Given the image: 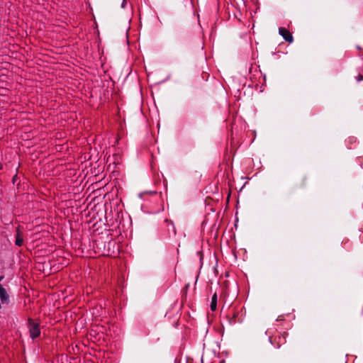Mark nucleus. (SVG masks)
Masks as SVG:
<instances>
[{"mask_svg":"<svg viewBox=\"0 0 363 363\" xmlns=\"http://www.w3.org/2000/svg\"><path fill=\"white\" fill-rule=\"evenodd\" d=\"M28 328L29 330L30 337L32 339H35L40 334V324L34 321L33 319L29 318L28 323Z\"/></svg>","mask_w":363,"mask_h":363,"instance_id":"f257e3e1","label":"nucleus"},{"mask_svg":"<svg viewBox=\"0 0 363 363\" xmlns=\"http://www.w3.org/2000/svg\"><path fill=\"white\" fill-rule=\"evenodd\" d=\"M279 34L285 40V41L291 43L294 40L291 33L286 28L281 27L279 28Z\"/></svg>","mask_w":363,"mask_h":363,"instance_id":"f03ea898","label":"nucleus"},{"mask_svg":"<svg viewBox=\"0 0 363 363\" xmlns=\"http://www.w3.org/2000/svg\"><path fill=\"white\" fill-rule=\"evenodd\" d=\"M0 300L2 304H9V295L6 290L0 284Z\"/></svg>","mask_w":363,"mask_h":363,"instance_id":"7ed1b4c3","label":"nucleus"},{"mask_svg":"<svg viewBox=\"0 0 363 363\" xmlns=\"http://www.w3.org/2000/svg\"><path fill=\"white\" fill-rule=\"evenodd\" d=\"M23 243V236L21 235L18 228L17 229V233H16V241H15V244L18 246V247H21Z\"/></svg>","mask_w":363,"mask_h":363,"instance_id":"20e7f679","label":"nucleus"},{"mask_svg":"<svg viewBox=\"0 0 363 363\" xmlns=\"http://www.w3.org/2000/svg\"><path fill=\"white\" fill-rule=\"evenodd\" d=\"M217 301H218V296L216 294H214L211 298V310L212 311H215L217 309Z\"/></svg>","mask_w":363,"mask_h":363,"instance_id":"39448f33","label":"nucleus"},{"mask_svg":"<svg viewBox=\"0 0 363 363\" xmlns=\"http://www.w3.org/2000/svg\"><path fill=\"white\" fill-rule=\"evenodd\" d=\"M279 340H280V343H279V345H277V348L280 347L281 346V344H284L285 342H286V340H285V337L284 336L281 339V337H279Z\"/></svg>","mask_w":363,"mask_h":363,"instance_id":"423d86ee","label":"nucleus"},{"mask_svg":"<svg viewBox=\"0 0 363 363\" xmlns=\"http://www.w3.org/2000/svg\"><path fill=\"white\" fill-rule=\"evenodd\" d=\"M125 4H126V0H123V2L121 4V7L125 8Z\"/></svg>","mask_w":363,"mask_h":363,"instance_id":"0eeeda50","label":"nucleus"},{"mask_svg":"<svg viewBox=\"0 0 363 363\" xmlns=\"http://www.w3.org/2000/svg\"><path fill=\"white\" fill-rule=\"evenodd\" d=\"M3 168V164L2 163L0 162V170Z\"/></svg>","mask_w":363,"mask_h":363,"instance_id":"6e6552de","label":"nucleus"},{"mask_svg":"<svg viewBox=\"0 0 363 363\" xmlns=\"http://www.w3.org/2000/svg\"><path fill=\"white\" fill-rule=\"evenodd\" d=\"M4 279V277L3 276H0V282L3 280Z\"/></svg>","mask_w":363,"mask_h":363,"instance_id":"1a4fd4ad","label":"nucleus"},{"mask_svg":"<svg viewBox=\"0 0 363 363\" xmlns=\"http://www.w3.org/2000/svg\"><path fill=\"white\" fill-rule=\"evenodd\" d=\"M1 304H2V303H1V302H0V305H1ZM1 308V306H0V308Z\"/></svg>","mask_w":363,"mask_h":363,"instance_id":"9d476101","label":"nucleus"}]
</instances>
